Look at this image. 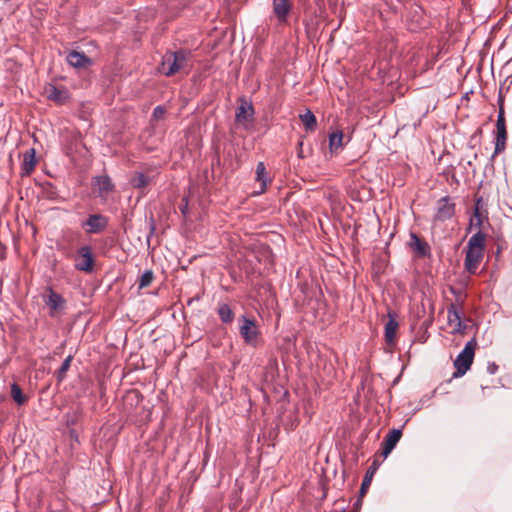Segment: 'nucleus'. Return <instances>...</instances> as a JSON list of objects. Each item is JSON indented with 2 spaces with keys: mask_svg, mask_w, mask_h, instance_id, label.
<instances>
[{
  "mask_svg": "<svg viewBox=\"0 0 512 512\" xmlns=\"http://www.w3.org/2000/svg\"><path fill=\"white\" fill-rule=\"evenodd\" d=\"M239 334L247 345L257 347L261 339V332L253 317L242 315L239 317Z\"/></svg>",
  "mask_w": 512,
  "mask_h": 512,
  "instance_id": "obj_1",
  "label": "nucleus"
},
{
  "mask_svg": "<svg viewBox=\"0 0 512 512\" xmlns=\"http://www.w3.org/2000/svg\"><path fill=\"white\" fill-rule=\"evenodd\" d=\"M476 346L477 343L475 339H471L466 343L464 349L457 356L456 360L454 361L456 371L454 372L453 376L455 378L463 376L470 369V366L473 362Z\"/></svg>",
  "mask_w": 512,
  "mask_h": 512,
  "instance_id": "obj_2",
  "label": "nucleus"
},
{
  "mask_svg": "<svg viewBox=\"0 0 512 512\" xmlns=\"http://www.w3.org/2000/svg\"><path fill=\"white\" fill-rule=\"evenodd\" d=\"M507 130L504 115V103L503 99L499 98V112L496 121V139H495V150L492 157L503 152L506 147Z\"/></svg>",
  "mask_w": 512,
  "mask_h": 512,
  "instance_id": "obj_3",
  "label": "nucleus"
},
{
  "mask_svg": "<svg viewBox=\"0 0 512 512\" xmlns=\"http://www.w3.org/2000/svg\"><path fill=\"white\" fill-rule=\"evenodd\" d=\"M109 225V218L103 214H89L80 224L86 234H101Z\"/></svg>",
  "mask_w": 512,
  "mask_h": 512,
  "instance_id": "obj_4",
  "label": "nucleus"
},
{
  "mask_svg": "<svg viewBox=\"0 0 512 512\" xmlns=\"http://www.w3.org/2000/svg\"><path fill=\"white\" fill-rule=\"evenodd\" d=\"M75 269L85 273H92L95 267V259L92 248L89 245L81 246L77 250Z\"/></svg>",
  "mask_w": 512,
  "mask_h": 512,
  "instance_id": "obj_5",
  "label": "nucleus"
},
{
  "mask_svg": "<svg viewBox=\"0 0 512 512\" xmlns=\"http://www.w3.org/2000/svg\"><path fill=\"white\" fill-rule=\"evenodd\" d=\"M185 57L181 51L167 52L162 59L160 71L166 76L173 75L179 71Z\"/></svg>",
  "mask_w": 512,
  "mask_h": 512,
  "instance_id": "obj_6",
  "label": "nucleus"
},
{
  "mask_svg": "<svg viewBox=\"0 0 512 512\" xmlns=\"http://www.w3.org/2000/svg\"><path fill=\"white\" fill-rule=\"evenodd\" d=\"M484 222L488 223V212L482 197H477L474 204V212L469 219V228L481 230Z\"/></svg>",
  "mask_w": 512,
  "mask_h": 512,
  "instance_id": "obj_7",
  "label": "nucleus"
},
{
  "mask_svg": "<svg viewBox=\"0 0 512 512\" xmlns=\"http://www.w3.org/2000/svg\"><path fill=\"white\" fill-rule=\"evenodd\" d=\"M455 214V203L449 196L440 198L437 201L436 213L434 220L444 222L451 219Z\"/></svg>",
  "mask_w": 512,
  "mask_h": 512,
  "instance_id": "obj_8",
  "label": "nucleus"
},
{
  "mask_svg": "<svg viewBox=\"0 0 512 512\" xmlns=\"http://www.w3.org/2000/svg\"><path fill=\"white\" fill-rule=\"evenodd\" d=\"M92 184L97 189V194L100 198H106L108 193L112 192L115 188L108 175L95 176L92 180Z\"/></svg>",
  "mask_w": 512,
  "mask_h": 512,
  "instance_id": "obj_9",
  "label": "nucleus"
},
{
  "mask_svg": "<svg viewBox=\"0 0 512 512\" xmlns=\"http://www.w3.org/2000/svg\"><path fill=\"white\" fill-rule=\"evenodd\" d=\"M484 256V251L467 248L464 266L465 269L474 274Z\"/></svg>",
  "mask_w": 512,
  "mask_h": 512,
  "instance_id": "obj_10",
  "label": "nucleus"
},
{
  "mask_svg": "<svg viewBox=\"0 0 512 512\" xmlns=\"http://www.w3.org/2000/svg\"><path fill=\"white\" fill-rule=\"evenodd\" d=\"M47 98L59 105L66 103L69 99V92L65 87H57L52 84L45 88Z\"/></svg>",
  "mask_w": 512,
  "mask_h": 512,
  "instance_id": "obj_11",
  "label": "nucleus"
},
{
  "mask_svg": "<svg viewBox=\"0 0 512 512\" xmlns=\"http://www.w3.org/2000/svg\"><path fill=\"white\" fill-rule=\"evenodd\" d=\"M402 436L401 429H392L389 431V433L385 436L383 443H382V456L387 457L392 450L395 448L397 443L399 442L400 438Z\"/></svg>",
  "mask_w": 512,
  "mask_h": 512,
  "instance_id": "obj_12",
  "label": "nucleus"
},
{
  "mask_svg": "<svg viewBox=\"0 0 512 512\" xmlns=\"http://www.w3.org/2000/svg\"><path fill=\"white\" fill-rule=\"evenodd\" d=\"M273 13L275 14L279 23H286L288 15L291 10V5L288 0H273Z\"/></svg>",
  "mask_w": 512,
  "mask_h": 512,
  "instance_id": "obj_13",
  "label": "nucleus"
},
{
  "mask_svg": "<svg viewBox=\"0 0 512 512\" xmlns=\"http://www.w3.org/2000/svg\"><path fill=\"white\" fill-rule=\"evenodd\" d=\"M178 210L180 211L183 221H184V228L183 231L186 234V237H189L190 233V221H191V209H190V199L189 195L184 196L180 203L178 204Z\"/></svg>",
  "mask_w": 512,
  "mask_h": 512,
  "instance_id": "obj_14",
  "label": "nucleus"
},
{
  "mask_svg": "<svg viewBox=\"0 0 512 512\" xmlns=\"http://www.w3.org/2000/svg\"><path fill=\"white\" fill-rule=\"evenodd\" d=\"M67 62L76 68H84L91 64V59L83 52L71 51L67 55Z\"/></svg>",
  "mask_w": 512,
  "mask_h": 512,
  "instance_id": "obj_15",
  "label": "nucleus"
},
{
  "mask_svg": "<svg viewBox=\"0 0 512 512\" xmlns=\"http://www.w3.org/2000/svg\"><path fill=\"white\" fill-rule=\"evenodd\" d=\"M447 318H448V323L450 325H454L457 330L461 329V327H462L461 311L459 310V308L456 304L451 303L447 307Z\"/></svg>",
  "mask_w": 512,
  "mask_h": 512,
  "instance_id": "obj_16",
  "label": "nucleus"
},
{
  "mask_svg": "<svg viewBox=\"0 0 512 512\" xmlns=\"http://www.w3.org/2000/svg\"><path fill=\"white\" fill-rule=\"evenodd\" d=\"M486 235L482 230H478L468 241L467 248L485 251Z\"/></svg>",
  "mask_w": 512,
  "mask_h": 512,
  "instance_id": "obj_17",
  "label": "nucleus"
},
{
  "mask_svg": "<svg viewBox=\"0 0 512 512\" xmlns=\"http://www.w3.org/2000/svg\"><path fill=\"white\" fill-rule=\"evenodd\" d=\"M256 181L260 183L259 194L265 192L267 183L270 181L263 162H259L256 166Z\"/></svg>",
  "mask_w": 512,
  "mask_h": 512,
  "instance_id": "obj_18",
  "label": "nucleus"
},
{
  "mask_svg": "<svg viewBox=\"0 0 512 512\" xmlns=\"http://www.w3.org/2000/svg\"><path fill=\"white\" fill-rule=\"evenodd\" d=\"M409 246L419 256H425L428 253V246H427V244L422 242L421 239L417 236V234H415L413 232L410 234Z\"/></svg>",
  "mask_w": 512,
  "mask_h": 512,
  "instance_id": "obj_19",
  "label": "nucleus"
},
{
  "mask_svg": "<svg viewBox=\"0 0 512 512\" xmlns=\"http://www.w3.org/2000/svg\"><path fill=\"white\" fill-rule=\"evenodd\" d=\"M398 322L393 315L389 313V320L385 324V340L387 343L392 344L395 340Z\"/></svg>",
  "mask_w": 512,
  "mask_h": 512,
  "instance_id": "obj_20",
  "label": "nucleus"
},
{
  "mask_svg": "<svg viewBox=\"0 0 512 512\" xmlns=\"http://www.w3.org/2000/svg\"><path fill=\"white\" fill-rule=\"evenodd\" d=\"M35 166V150L32 148L25 152L22 168L25 174H30L34 170Z\"/></svg>",
  "mask_w": 512,
  "mask_h": 512,
  "instance_id": "obj_21",
  "label": "nucleus"
},
{
  "mask_svg": "<svg viewBox=\"0 0 512 512\" xmlns=\"http://www.w3.org/2000/svg\"><path fill=\"white\" fill-rule=\"evenodd\" d=\"M217 313L223 323H225V324L232 323V321L234 319V313L228 304H226V303L219 304Z\"/></svg>",
  "mask_w": 512,
  "mask_h": 512,
  "instance_id": "obj_22",
  "label": "nucleus"
},
{
  "mask_svg": "<svg viewBox=\"0 0 512 512\" xmlns=\"http://www.w3.org/2000/svg\"><path fill=\"white\" fill-rule=\"evenodd\" d=\"M49 291L50 294L48 300L46 301V304L49 306L51 310L57 311L63 306L65 300L60 294L54 292L51 288L49 289Z\"/></svg>",
  "mask_w": 512,
  "mask_h": 512,
  "instance_id": "obj_23",
  "label": "nucleus"
},
{
  "mask_svg": "<svg viewBox=\"0 0 512 512\" xmlns=\"http://www.w3.org/2000/svg\"><path fill=\"white\" fill-rule=\"evenodd\" d=\"M253 112L252 105L247 103L241 104L236 111V121L240 123L248 120V118L252 117Z\"/></svg>",
  "mask_w": 512,
  "mask_h": 512,
  "instance_id": "obj_24",
  "label": "nucleus"
},
{
  "mask_svg": "<svg viewBox=\"0 0 512 512\" xmlns=\"http://www.w3.org/2000/svg\"><path fill=\"white\" fill-rule=\"evenodd\" d=\"M150 178L142 172H136L130 179V184L137 189H143L148 186Z\"/></svg>",
  "mask_w": 512,
  "mask_h": 512,
  "instance_id": "obj_25",
  "label": "nucleus"
},
{
  "mask_svg": "<svg viewBox=\"0 0 512 512\" xmlns=\"http://www.w3.org/2000/svg\"><path fill=\"white\" fill-rule=\"evenodd\" d=\"M299 118L306 130L313 131L316 128L317 120L315 115L310 110H307L304 114H301Z\"/></svg>",
  "mask_w": 512,
  "mask_h": 512,
  "instance_id": "obj_26",
  "label": "nucleus"
},
{
  "mask_svg": "<svg viewBox=\"0 0 512 512\" xmlns=\"http://www.w3.org/2000/svg\"><path fill=\"white\" fill-rule=\"evenodd\" d=\"M72 360H73L72 355L67 356L66 359L62 362L59 369L57 371H55L54 376L58 382H62L65 379L66 373L70 368Z\"/></svg>",
  "mask_w": 512,
  "mask_h": 512,
  "instance_id": "obj_27",
  "label": "nucleus"
},
{
  "mask_svg": "<svg viewBox=\"0 0 512 512\" xmlns=\"http://www.w3.org/2000/svg\"><path fill=\"white\" fill-rule=\"evenodd\" d=\"M81 416H82V409L80 407H76L75 409L68 411L64 416L66 425L68 427L75 426L79 422Z\"/></svg>",
  "mask_w": 512,
  "mask_h": 512,
  "instance_id": "obj_28",
  "label": "nucleus"
},
{
  "mask_svg": "<svg viewBox=\"0 0 512 512\" xmlns=\"http://www.w3.org/2000/svg\"><path fill=\"white\" fill-rule=\"evenodd\" d=\"M11 397L19 406L27 402V397L23 394L22 389L17 383L11 384Z\"/></svg>",
  "mask_w": 512,
  "mask_h": 512,
  "instance_id": "obj_29",
  "label": "nucleus"
},
{
  "mask_svg": "<svg viewBox=\"0 0 512 512\" xmlns=\"http://www.w3.org/2000/svg\"><path fill=\"white\" fill-rule=\"evenodd\" d=\"M154 280V273L152 270H146L138 280V288L143 289L149 287Z\"/></svg>",
  "mask_w": 512,
  "mask_h": 512,
  "instance_id": "obj_30",
  "label": "nucleus"
},
{
  "mask_svg": "<svg viewBox=\"0 0 512 512\" xmlns=\"http://www.w3.org/2000/svg\"><path fill=\"white\" fill-rule=\"evenodd\" d=\"M343 132L336 131L329 136V145L331 149H337L342 146Z\"/></svg>",
  "mask_w": 512,
  "mask_h": 512,
  "instance_id": "obj_31",
  "label": "nucleus"
},
{
  "mask_svg": "<svg viewBox=\"0 0 512 512\" xmlns=\"http://www.w3.org/2000/svg\"><path fill=\"white\" fill-rule=\"evenodd\" d=\"M373 473H374V470H372L371 468L367 471V473L362 481V484H361V488H360L361 495H364L366 493L368 487L370 486Z\"/></svg>",
  "mask_w": 512,
  "mask_h": 512,
  "instance_id": "obj_32",
  "label": "nucleus"
},
{
  "mask_svg": "<svg viewBox=\"0 0 512 512\" xmlns=\"http://www.w3.org/2000/svg\"><path fill=\"white\" fill-rule=\"evenodd\" d=\"M165 109L162 106H157L153 110V118L155 120H160L164 117Z\"/></svg>",
  "mask_w": 512,
  "mask_h": 512,
  "instance_id": "obj_33",
  "label": "nucleus"
},
{
  "mask_svg": "<svg viewBox=\"0 0 512 512\" xmlns=\"http://www.w3.org/2000/svg\"><path fill=\"white\" fill-rule=\"evenodd\" d=\"M498 370V365L494 362L488 363L487 372L491 375L495 374Z\"/></svg>",
  "mask_w": 512,
  "mask_h": 512,
  "instance_id": "obj_34",
  "label": "nucleus"
},
{
  "mask_svg": "<svg viewBox=\"0 0 512 512\" xmlns=\"http://www.w3.org/2000/svg\"><path fill=\"white\" fill-rule=\"evenodd\" d=\"M54 187L52 185L49 186V190H47L48 196L50 199H54V192L52 191Z\"/></svg>",
  "mask_w": 512,
  "mask_h": 512,
  "instance_id": "obj_35",
  "label": "nucleus"
},
{
  "mask_svg": "<svg viewBox=\"0 0 512 512\" xmlns=\"http://www.w3.org/2000/svg\"><path fill=\"white\" fill-rule=\"evenodd\" d=\"M192 304V298H188L187 299V305H191Z\"/></svg>",
  "mask_w": 512,
  "mask_h": 512,
  "instance_id": "obj_36",
  "label": "nucleus"
},
{
  "mask_svg": "<svg viewBox=\"0 0 512 512\" xmlns=\"http://www.w3.org/2000/svg\"><path fill=\"white\" fill-rule=\"evenodd\" d=\"M450 290H451L452 293H454V294L456 293V291H455V289L453 287H451Z\"/></svg>",
  "mask_w": 512,
  "mask_h": 512,
  "instance_id": "obj_37",
  "label": "nucleus"
}]
</instances>
